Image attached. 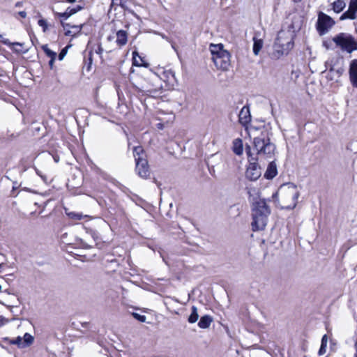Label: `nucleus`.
<instances>
[{"label":"nucleus","mask_w":357,"mask_h":357,"mask_svg":"<svg viewBox=\"0 0 357 357\" xmlns=\"http://www.w3.org/2000/svg\"><path fill=\"white\" fill-rule=\"evenodd\" d=\"M253 144L254 150L257 155V158L252 156L250 147H248L246 150L250 164L247 168L245 176L250 181H256L261 176V169L256 161L271 159L275 150V144L271 142L270 139L264 133L254 138Z\"/></svg>","instance_id":"obj_1"},{"label":"nucleus","mask_w":357,"mask_h":357,"mask_svg":"<svg viewBox=\"0 0 357 357\" xmlns=\"http://www.w3.org/2000/svg\"><path fill=\"white\" fill-rule=\"evenodd\" d=\"M271 210L264 199H259L255 201L252 207V222L253 231L264 229L267 224L268 216Z\"/></svg>","instance_id":"obj_2"},{"label":"nucleus","mask_w":357,"mask_h":357,"mask_svg":"<svg viewBox=\"0 0 357 357\" xmlns=\"http://www.w3.org/2000/svg\"><path fill=\"white\" fill-rule=\"evenodd\" d=\"M294 32L291 30L279 31L273 45L272 57L278 59L287 55L294 47Z\"/></svg>","instance_id":"obj_3"},{"label":"nucleus","mask_w":357,"mask_h":357,"mask_svg":"<svg viewBox=\"0 0 357 357\" xmlns=\"http://www.w3.org/2000/svg\"><path fill=\"white\" fill-rule=\"evenodd\" d=\"M282 208L293 209L296 207L300 192L298 187L294 183H287L280 187L279 190Z\"/></svg>","instance_id":"obj_4"},{"label":"nucleus","mask_w":357,"mask_h":357,"mask_svg":"<svg viewBox=\"0 0 357 357\" xmlns=\"http://www.w3.org/2000/svg\"><path fill=\"white\" fill-rule=\"evenodd\" d=\"M333 41L337 46L341 47L349 53L357 50V43L355 38L349 33H340L333 38Z\"/></svg>","instance_id":"obj_5"},{"label":"nucleus","mask_w":357,"mask_h":357,"mask_svg":"<svg viewBox=\"0 0 357 357\" xmlns=\"http://www.w3.org/2000/svg\"><path fill=\"white\" fill-rule=\"evenodd\" d=\"M334 20L323 12L318 13L316 29L319 36L326 34L335 25Z\"/></svg>","instance_id":"obj_6"},{"label":"nucleus","mask_w":357,"mask_h":357,"mask_svg":"<svg viewBox=\"0 0 357 357\" xmlns=\"http://www.w3.org/2000/svg\"><path fill=\"white\" fill-rule=\"evenodd\" d=\"M151 82H153L151 84L143 85L141 87L135 86V88L139 91L145 93L146 95L157 97L161 94L162 87L160 84H158L160 81L157 77H154Z\"/></svg>","instance_id":"obj_7"},{"label":"nucleus","mask_w":357,"mask_h":357,"mask_svg":"<svg viewBox=\"0 0 357 357\" xmlns=\"http://www.w3.org/2000/svg\"><path fill=\"white\" fill-rule=\"evenodd\" d=\"M135 171L137 174L142 178H146L149 174V166L146 158H136Z\"/></svg>","instance_id":"obj_8"},{"label":"nucleus","mask_w":357,"mask_h":357,"mask_svg":"<svg viewBox=\"0 0 357 357\" xmlns=\"http://www.w3.org/2000/svg\"><path fill=\"white\" fill-rule=\"evenodd\" d=\"M357 13V0H350L348 10L344 12L340 17V20L347 19L355 20Z\"/></svg>","instance_id":"obj_9"},{"label":"nucleus","mask_w":357,"mask_h":357,"mask_svg":"<svg viewBox=\"0 0 357 357\" xmlns=\"http://www.w3.org/2000/svg\"><path fill=\"white\" fill-rule=\"evenodd\" d=\"M251 114L250 108L245 105L243 107L238 114V122L244 127L247 126L251 121Z\"/></svg>","instance_id":"obj_10"},{"label":"nucleus","mask_w":357,"mask_h":357,"mask_svg":"<svg viewBox=\"0 0 357 357\" xmlns=\"http://www.w3.org/2000/svg\"><path fill=\"white\" fill-rule=\"evenodd\" d=\"M222 54L220 59H216L215 65L218 68L226 70L230 65V54L229 52H223Z\"/></svg>","instance_id":"obj_11"},{"label":"nucleus","mask_w":357,"mask_h":357,"mask_svg":"<svg viewBox=\"0 0 357 357\" xmlns=\"http://www.w3.org/2000/svg\"><path fill=\"white\" fill-rule=\"evenodd\" d=\"M349 73L350 81L353 86L357 89V59L351 61Z\"/></svg>","instance_id":"obj_12"},{"label":"nucleus","mask_w":357,"mask_h":357,"mask_svg":"<svg viewBox=\"0 0 357 357\" xmlns=\"http://www.w3.org/2000/svg\"><path fill=\"white\" fill-rule=\"evenodd\" d=\"M128 41V33L124 30H119L116 32V43L119 47L126 45Z\"/></svg>","instance_id":"obj_13"},{"label":"nucleus","mask_w":357,"mask_h":357,"mask_svg":"<svg viewBox=\"0 0 357 357\" xmlns=\"http://www.w3.org/2000/svg\"><path fill=\"white\" fill-rule=\"evenodd\" d=\"M278 174L277 166L274 161L269 163L264 176L268 179L274 178Z\"/></svg>","instance_id":"obj_14"},{"label":"nucleus","mask_w":357,"mask_h":357,"mask_svg":"<svg viewBox=\"0 0 357 357\" xmlns=\"http://www.w3.org/2000/svg\"><path fill=\"white\" fill-rule=\"evenodd\" d=\"M213 321V318L209 315H204L201 317L198 322V326L200 328L206 329L208 328Z\"/></svg>","instance_id":"obj_15"},{"label":"nucleus","mask_w":357,"mask_h":357,"mask_svg":"<svg viewBox=\"0 0 357 357\" xmlns=\"http://www.w3.org/2000/svg\"><path fill=\"white\" fill-rule=\"evenodd\" d=\"M253 53L255 55H258L259 52L261 51L263 47V40L261 39H259L256 37L253 38Z\"/></svg>","instance_id":"obj_16"},{"label":"nucleus","mask_w":357,"mask_h":357,"mask_svg":"<svg viewBox=\"0 0 357 357\" xmlns=\"http://www.w3.org/2000/svg\"><path fill=\"white\" fill-rule=\"evenodd\" d=\"M334 12L339 13L343 10L346 6V3L342 0H337L332 3Z\"/></svg>","instance_id":"obj_17"},{"label":"nucleus","mask_w":357,"mask_h":357,"mask_svg":"<svg viewBox=\"0 0 357 357\" xmlns=\"http://www.w3.org/2000/svg\"><path fill=\"white\" fill-rule=\"evenodd\" d=\"M199 319V314L197 311V307L193 305L191 308V314L188 317V321L190 324H194Z\"/></svg>","instance_id":"obj_18"},{"label":"nucleus","mask_w":357,"mask_h":357,"mask_svg":"<svg viewBox=\"0 0 357 357\" xmlns=\"http://www.w3.org/2000/svg\"><path fill=\"white\" fill-rule=\"evenodd\" d=\"M132 64L135 66H146L147 65H145L143 63V60L142 57L139 55V54L137 52H132Z\"/></svg>","instance_id":"obj_19"},{"label":"nucleus","mask_w":357,"mask_h":357,"mask_svg":"<svg viewBox=\"0 0 357 357\" xmlns=\"http://www.w3.org/2000/svg\"><path fill=\"white\" fill-rule=\"evenodd\" d=\"M33 341H34L33 336L31 335L29 333H26L22 337V342H23L24 348L31 345L33 344Z\"/></svg>","instance_id":"obj_20"},{"label":"nucleus","mask_w":357,"mask_h":357,"mask_svg":"<svg viewBox=\"0 0 357 357\" xmlns=\"http://www.w3.org/2000/svg\"><path fill=\"white\" fill-rule=\"evenodd\" d=\"M233 151L238 155H240L242 154L243 145H242V142L241 139H236L234 141Z\"/></svg>","instance_id":"obj_21"},{"label":"nucleus","mask_w":357,"mask_h":357,"mask_svg":"<svg viewBox=\"0 0 357 357\" xmlns=\"http://www.w3.org/2000/svg\"><path fill=\"white\" fill-rule=\"evenodd\" d=\"M133 155L135 160L136 158H146L145 153L142 146H135L133 148Z\"/></svg>","instance_id":"obj_22"},{"label":"nucleus","mask_w":357,"mask_h":357,"mask_svg":"<svg viewBox=\"0 0 357 357\" xmlns=\"http://www.w3.org/2000/svg\"><path fill=\"white\" fill-rule=\"evenodd\" d=\"M67 215L72 220H80L83 219L84 218L89 217L87 215H83L81 213H76V212H69L66 213Z\"/></svg>","instance_id":"obj_23"},{"label":"nucleus","mask_w":357,"mask_h":357,"mask_svg":"<svg viewBox=\"0 0 357 357\" xmlns=\"http://www.w3.org/2000/svg\"><path fill=\"white\" fill-rule=\"evenodd\" d=\"M224 50L223 45L222 44H211L210 45V51L212 54V56L218 52Z\"/></svg>","instance_id":"obj_24"},{"label":"nucleus","mask_w":357,"mask_h":357,"mask_svg":"<svg viewBox=\"0 0 357 357\" xmlns=\"http://www.w3.org/2000/svg\"><path fill=\"white\" fill-rule=\"evenodd\" d=\"M9 343L10 344H15L19 348H24L23 342H22V337L20 336H18L15 338L11 339L9 340Z\"/></svg>","instance_id":"obj_25"},{"label":"nucleus","mask_w":357,"mask_h":357,"mask_svg":"<svg viewBox=\"0 0 357 357\" xmlns=\"http://www.w3.org/2000/svg\"><path fill=\"white\" fill-rule=\"evenodd\" d=\"M42 49L44 51V52L46 54V55L50 57V59L56 58V53L52 50H51L47 45H44L42 46Z\"/></svg>","instance_id":"obj_26"},{"label":"nucleus","mask_w":357,"mask_h":357,"mask_svg":"<svg viewBox=\"0 0 357 357\" xmlns=\"http://www.w3.org/2000/svg\"><path fill=\"white\" fill-rule=\"evenodd\" d=\"M0 41L1 43H3V44L5 45H13V46H15V45H17V46H22V43H10L9 42V40L7 39V38H5L3 37V35H1L0 34Z\"/></svg>","instance_id":"obj_27"},{"label":"nucleus","mask_w":357,"mask_h":357,"mask_svg":"<svg viewBox=\"0 0 357 357\" xmlns=\"http://www.w3.org/2000/svg\"><path fill=\"white\" fill-rule=\"evenodd\" d=\"M82 8H83L82 6L77 5L75 8H68L67 10L69 11V13L71 16V15L75 14L76 13H77L78 11L81 10Z\"/></svg>","instance_id":"obj_28"},{"label":"nucleus","mask_w":357,"mask_h":357,"mask_svg":"<svg viewBox=\"0 0 357 357\" xmlns=\"http://www.w3.org/2000/svg\"><path fill=\"white\" fill-rule=\"evenodd\" d=\"M38 24L40 26H41L43 28V30L44 32H45L47 29V22L44 19H40L38 20Z\"/></svg>","instance_id":"obj_29"},{"label":"nucleus","mask_w":357,"mask_h":357,"mask_svg":"<svg viewBox=\"0 0 357 357\" xmlns=\"http://www.w3.org/2000/svg\"><path fill=\"white\" fill-rule=\"evenodd\" d=\"M132 316L138 321L141 322H145L146 320V317L145 315H142L140 314L134 312L132 313Z\"/></svg>","instance_id":"obj_30"},{"label":"nucleus","mask_w":357,"mask_h":357,"mask_svg":"<svg viewBox=\"0 0 357 357\" xmlns=\"http://www.w3.org/2000/svg\"><path fill=\"white\" fill-rule=\"evenodd\" d=\"M223 52H228L227 50H224L222 51H220V52L216 53L212 56V60L215 63L216 59H219L222 57V54H223Z\"/></svg>","instance_id":"obj_31"},{"label":"nucleus","mask_w":357,"mask_h":357,"mask_svg":"<svg viewBox=\"0 0 357 357\" xmlns=\"http://www.w3.org/2000/svg\"><path fill=\"white\" fill-rule=\"evenodd\" d=\"M56 15L60 17H62L65 20L68 19L69 17H70V15L69 13V11L68 10H66L65 12L63 13H56Z\"/></svg>","instance_id":"obj_32"},{"label":"nucleus","mask_w":357,"mask_h":357,"mask_svg":"<svg viewBox=\"0 0 357 357\" xmlns=\"http://www.w3.org/2000/svg\"><path fill=\"white\" fill-rule=\"evenodd\" d=\"M82 26L83 24H81V25H73V26H71L70 27L73 29H75V31L73 32H75V33H80L81 30H82Z\"/></svg>","instance_id":"obj_33"},{"label":"nucleus","mask_w":357,"mask_h":357,"mask_svg":"<svg viewBox=\"0 0 357 357\" xmlns=\"http://www.w3.org/2000/svg\"><path fill=\"white\" fill-rule=\"evenodd\" d=\"M160 36H162V38L165 39L166 40H167L168 42H169L171 43V45H172V47L176 51V48L175 47V45L174 43L168 38L165 35L161 33Z\"/></svg>","instance_id":"obj_34"},{"label":"nucleus","mask_w":357,"mask_h":357,"mask_svg":"<svg viewBox=\"0 0 357 357\" xmlns=\"http://www.w3.org/2000/svg\"><path fill=\"white\" fill-rule=\"evenodd\" d=\"M67 53L66 48L63 49L59 54V59L62 60Z\"/></svg>","instance_id":"obj_35"},{"label":"nucleus","mask_w":357,"mask_h":357,"mask_svg":"<svg viewBox=\"0 0 357 357\" xmlns=\"http://www.w3.org/2000/svg\"><path fill=\"white\" fill-rule=\"evenodd\" d=\"M328 337L326 335H324L321 338V345L324 347H327Z\"/></svg>","instance_id":"obj_36"},{"label":"nucleus","mask_w":357,"mask_h":357,"mask_svg":"<svg viewBox=\"0 0 357 357\" xmlns=\"http://www.w3.org/2000/svg\"><path fill=\"white\" fill-rule=\"evenodd\" d=\"M326 347H324L321 345L320 349L319 350V355L322 356L326 353Z\"/></svg>","instance_id":"obj_37"},{"label":"nucleus","mask_w":357,"mask_h":357,"mask_svg":"<svg viewBox=\"0 0 357 357\" xmlns=\"http://www.w3.org/2000/svg\"><path fill=\"white\" fill-rule=\"evenodd\" d=\"M8 320L6 319H5L2 316H0V327L3 325H4L5 324L8 323Z\"/></svg>","instance_id":"obj_38"},{"label":"nucleus","mask_w":357,"mask_h":357,"mask_svg":"<svg viewBox=\"0 0 357 357\" xmlns=\"http://www.w3.org/2000/svg\"><path fill=\"white\" fill-rule=\"evenodd\" d=\"M121 0H112L111 6L114 5H121Z\"/></svg>","instance_id":"obj_39"},{"label":"nucleus","mask_w":357,"mask_h":357,"mask_svg":"<svg viewBox=\"0 0 357 357\" xmlns=\"http://www.w3.org/2000/svg\"><path fill=\"white\" fill-rule=\"evenodd\" d=\"M65 35L66 36H76V33L75 32H73L72 31H67L66 33H65Z\"/></svg>","instance_id":"obj_40"},{"label":"nucleus","mask_w":357,"mask_h":357,"mask_svg":"<svg viewBox=\"0 0 357 357\" xmlns=\"http://www.w3.org/2000/svg\"><path fill=\"white\" fill-rule=\"evenodd\" d=\"M55 59H56V58L50 59V61H49V66L51 69H52L54 67V62Z\"/></svg>","instance_id":"obj_41"},{"label":"nucleus","mask_w":357,"mask_h":357,"mask_svg":"<svg viewBox=\"0 0 357 357\" xmlns=\"http://www.w3.org/2000/svg\"><path fill=\"white\" fill-rule=\"evenodd\" d=\"M18 15L22 18H25L26 17V13L25 11H20Z\"/></svg>","instance_id":"obj_42"},{"label":"nucleus","mask_w":357,"mask_h":357,"mask_svg":"<svg viewBox=\"0 0 357 357\" xmlns=\"http://www.w3.org/2000/svg\"><path fill=\"white\" fill-rule=\"evenodd\" d=\"M102 51H103V49L102 48V47L98 46V50H96V52L98 54H102Z\"/></svg>","instance_id":"obj_43"},{"label":"nucleus","mask_w":357,"mask_h":357,"mask_svg":"<svg viewBox=\"0 0 357 357\" xmlns=\"http://www.w3.org/2000/svg\"><path fill=\"white\" fill-rule=\"evenodd\" d=\"M343 69L342 68H339L337 70V73H339L340 75H341L343 72Z\"/></svg>","instance_id":"obj_44"},{"label":"nucleus","mask_w":357,"mask_h":357,"mask_svg":"<svg viewBox=\"0 0 357 357\" xmlns=\"http://www.w3.org/2000/svg\"><path fill=\"white\" fill-rule=\"evenodd\" d=\"M77 0H66V1H68V3H74Z\"/></svg>","instance_id":"obj_45"},{"label":"nucleus","mask_w":357,"mask_h":357,"mask_svg":"<svg viewBox=\"0 0 357 357\" xmlns=\"http://www.w3.org/2000/svg\"><path fill=\"white\" fill-rule=\"evenodd\" d=\"M294 1L295 3H298V2L301 1V0H294Z\"/></svg>","instance_id":"obj_46"},{"label":"nucleus","mask_w":357,"mask_h":357,"mask_svg":"<svg viewBox=\"0 0 357 357\" xmlns=\"http://www.w3.org/2000/svg\"><path fill=\"white\" fill-rule=\"evenodd\" d=\"M2 290V287L0 285V292Z\"/></svg>","instance_id":"obj_47"},{"label":"nucleus","mask_w":357,"mask_h":357,"mask_svg":"<svg viewBox=\"0 0 357 357\" xmlns=\"http://www.w3.org/2000/svg\"><path fill=\"white\" fill-rule=\"evenodd\" d=\"M354 357H357V350Z\"/></svg>","instance_id":"obj_48"}]
</instances>
